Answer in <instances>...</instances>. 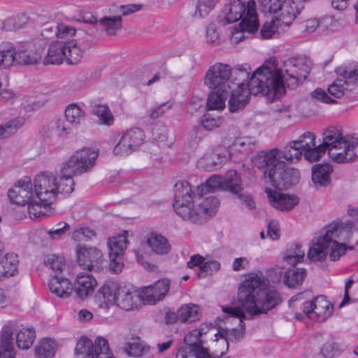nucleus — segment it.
<instances>
[{"label": "nucleus", "mask_w": 358, "mask_h": 358, "mask_svg": "<svg viewBox=\"0 0 358 358\" xmlns=\"http://www.w3.org/2000/svg\"><path fill=\"white\" fill-rule=\"evenodd\" d=\"M268 281L262 273H251L238 287V301L241 307L222 306V310L226 314L225 318H233L238 322V328H231L223 330L222 338L216 339L215 345L222 349L215 350L214 356L221 357L228 350L229 341L237 342L243 338L245 331L243 319L245 311L250 315H258L267 313L281 303L279 293L273 288L268 287Z\"/></svg>", "instance_id": "1"}, {"label": "nucleus", "mask_w": 358, "mask_h": 358, "mask_svg": "<svg viewBox=\"0 0 358 358\" xmlns=\"http://www.w3.org/2000/svg\"><path fill=\"white\" fill-rule=\"evenodd\" d=\"M309 72L310 68L303 59L291 57L273 71L265 66L256 69L251 76L250 85L253 92L276 99L285 93V85L296 87Z\"/></svg>", "instance_id": "2"}, {"label": "nucleus", "mask_w": 358, "mask_h": 358, "mask_svg": "<svg viewBox=\"0 0 358 358\" xmlns=\"http://www.w3.org/2000/svg\"><path fill=\"white\" fill-rule=\"evenodd\" d=\"M192 188L187 181H178L174 185L173 209L183 220L195 224L205 223L215 215L220 201L217 198L210 196L192 208Z\"/></svg>", "instance_id": "3"}, {"label": "nucleus", "mask_w": 358, "mask_h": 358, "mask_svg": "<svg viewBox=\"0 0 358 358\" xmlns=\"http://www.w3.org/2000/svg\"><path fill=\"white\" fill-rule=\"evenodd\" d=\"M252 162L255 166L263 169L265 179L278 188H289L299 181V171L294 168L286 167L285 163L280 160L279 150L277 148L257 154Z\"/></svg>", "instance_id": "4"}, {"label": "nucleus", "mask_w": 358, "mask_h": 358, "mask_svg": "<svg viewBox=\"0 0 358 358\" xmlns=\"http://www.w3.org/2000/svg\"><path fill=\"white\" fill-rule=\"evenodd\" d=\"M36 199L45 205H51L59 194H71L74 190V180L60 173L59 176L50 172H41L33 180Z\"/></svg>", "instance_id": "5"}, {"label": "nucleus", "mask_w": 358, "mask_h": 358, "mask_svg": "<svg viewBox=\"0 0 358 358\" xmlns=\"http://www.w3.org/2000/svg\"><path fill=\"white\" fill-rule=\"evenodd\" d=\"M99 156L97 150L83 148L76 151L61 166L60 173L67 178H73L75 175H81L90 171L95 165Z\"/></svg>", "instance_id": "6"}, {"label": "nucleus", "mask_w": 358, "mask_h": 358, "mask_svg": "<svg viewBox=\"0 0 358 358\" xmlns=\"http://www.w3.org/2000/svg\"><path fill=\"white\" fill-rule=\"evenodd\" d=\"M115 358L106 339L98 337L92 341L82 336L77 342L75 349V358Z\"/></svg>", "instance_id": "7"}, {"label": "nucleus", "mask_w": 358, "mask_h": 358, "mask_svg": "<svg viewBox=\"0 0 358 358\" xmlns=\"http://www.w3.org/2000/svg\"><path fill=\"white\" fill-rule=\"evenodd\" d=\"M338 224H331L324 229V232L313 241V245L308 252V257L312 262H322L327 257L331 238H339Z\"/></svg>", "instance_id": "8"}, {"label": "nucleus", "mask_w": 358, "mask_h": 358, "mask_svg": "<svg viewBox=\"0 0 358 358\" xmlns=\"http://www.w3.org/2000/svg\"><path fill=\"white\" fill-rule=\"evenodd\" d=\"M336 73L341 78L331 83L327 91L334 98H341L346 92L352 90L358 84V68H338Z\"/></svg>", "instance_id": "9"}, {"label": "nucleus", "mask_w": 358, "mask_h": 358, "mask_svg": "<svg viewBox=\"0 0 358 358\" xmlns=\"http://www.w3.org/2000/svg\"><path fill=\"white\" fill-rule=\"evenodd\" d=\"M231 68L227 64L217 63L211 66L204 77V84L213 90L226 91L231 89Z\"/></svg>", "instance_id": "10"}, {"label": "nucleus", "mask_w": 358, "mask_h": 358, "mask_svg": "<svg viewBox=\"0 0 358 358\" xmlns=\"http://www.w3.org/2000/svg\"><path fill=\"white\" fill-rule=\"evenodd\" d=\"M76 262L83 270L98 271L103 262V256L100 250L95 247L78 245L76 247Z\"/></svg>", "instance_id": "11"}, {"label": "nucleus", "mask_w": 358, "mask_h": 358, "mask_svg": "<svg viewBox=\"0 0 358 358\" xmlns=\"http://www.w3.org/2000/svg\"><path fill=\"white\" fill-rule=\"evenodd\" d=\"M334 307L325 297L320 296L311 301L303 303V310L306 315L317 322H324L332 314Z\"/></svg>", "instance_id": "12"}, {"label": "nucleus", "mask_w": 358, "mask_h": 358, "mask_svg": "<svg viewBox=\"0 0 358 358\" xmlns=\"http://www.w3.org/2000/svg\"><path fill=\"white\" fill-rule=\"evenodd\" d=\"M144 132L139 128H132L127 131L114 147L113 153L129 155L136 150L144 142Z\"/></svg>", "instance_id": "13"}, {"label": "nucleus", "mask_w": 358, "mask_h": 358, "mask_svg": "<svg viewBox=\"0 0 358 358\" xmlns=\"http://www.w3.org/2000/svg\"><path fill=\"white\" fill-rule=\"evenodd\" d=\"M358 145V138L350 136L340 143L329 149L328 155L331 159L336 163H348L356 158L355 148Z\"/></svg>", "instance_id": "14"}, {"label": "nucleus", "mask_w": 358, "mask_h": 358, "mask_svg": "<svg viewBox=\"0 0 358 358\" xmlns=\"http://www.w3.org/2000/svg\"><path fill=\"white\" fill-rule=\"evenodd\" d=\"M256 3L253 0L248 2V11L243 18L239 26L241 30L236 29L235 31L231 32V41L232 43H238L245 38L243 31L254 33L258 29L259 22L257 15L255 11Z\"/></svg>", "instance_id": "15"}, {"label": "nucleus", "mask_w": 358, "mask_h": 358, "mask_svg": "<svg viewBox=\"0 0 358 358\" xmlns=\"http://www.w3.org/2000/svg\"><path fill=\"white\" fill-rule=\"evenodd\" d=\"M120 284L117 282L108 280L100 287L95 294L96 305L103 309H109L115 305Z\"/></svg>", "instance_id": "16"}, {"label": "nucleus", "mask_w": 358, "mask_h": 358, "mask_svg": "<svg viewBox=\"0 0 358 358\" xmlns=\"http://www.w3.org/2000/svg\"><path fill=\"white\" fill-rule=\"evenodd\" d=\"M269 203L280 211H288L294 208L299 203V199L293 194H287L269 188L265 189Z\"/></svg>", "instance_id": "17"}, {"label": "nucleus", "mask_w": 358, "mask_h": 358, "mask_svg": "<svg viewBox=\"0 0 358 358\" xmlns=\"http://www.w3.org/2000/svg\"><path fill=\"white\" fill-rule=\"evenodd\" d=\"M48 17L46 13H31L29 15L20 13L6 19L1 24V28L7 31H13L22 28L29 22H43L48 19Z\"/></svg>", "instance_id": "18"}, {"label": "nucleus", "mask_w": 358, "mask_h": 358, "mask_svg": "<svg viewBox=\"0 0 358 358\" xmlns=\"http://www.w3.org/2000/svg\"><path fill=\"white\" fill-rule=\"evenodd\" d=\"M250 84L251 78L249 86L241 85L232 90L228 103L230 112L234 113L243 109L249 101L250 94H259L253 92ZM261 94H264L262 92Z\"/></svg>", "instance_id": "19"}, {"label": "nucleus", "mask_w": 358, "mask_h": 358, "mask_svg": "<svg viewBox=\"0 0 358 358\" xmlns=\"http://www.w3.org/2000/svg\"><path fill=\"white\" fill-rule=\"evenodd\" d=\"M117 296L115 306L126 310H133L138 306V291L134 287L120 285Z\"/></svg>", "instance_id": "20"}, {"label": "nucleus", "mask_w": 358, "mask_h": 358, "mask_svg": "<svg viewBox=\"0 0 358 358\" xmlns=\"http://www.w3.org/2000/svg\"><path fill=\"white\" fill-rule=\"evenodd\" d=\"M355 224L352 222L348 221L344 224H338V234L339 238H331L328 252H329V257L331 261H336L340 259L341 256L343 255L347 250L345 245L338 243L336 239L338 238L341 241L345 240L342 237L343 232L352 231Z\"/></svg>", "instance_id": "21"}, {"label": "nucleus", "mask_w": 358, "mask_h": 358, "mask_svg": "<svg viewBox=\"0 0 358 358\" xmlns=\"http://www.w3.org/2000/svg\"><path fill=\"white\" fill-rule=\"evenodd\" d=\"M303 8V4L301 0H285L280 3V8L278 11L279 22L281 21L282 24L289 26L296 15Z\"/></svg>", "instance_id": "22"}, {"label": "nucleus", "mask_w": 358, "mask_h": 358, "mask_svg": "<svg viewBox=\"0 0 358 358\" xmlns=\"http://www.w3.org/2000/svg\"><path fill=\"white\" fill-rule=\"evenodd\" d=\"M248 11V6L240 0H232L222 10V21L226 24L232 23L244 17Z\"/></svg>", "instance_id": "23"}, {"label": "nucleus", "mask_w": 358, "mask_h": 358, "mask_svg": "<svg viewBox=\"0 0 358 358\" xmlns=\"http://www.w3.org/2000/svg\"><path fill=\"white\" fill-rule=\"evenodd\" d=\"M96 284V280L91 274L78 273L75 283V292L80 299H84L93 293Z\"/></svg>", "instance_id": "24"}, {"label": "nucleus", "mask_w": 358, "mask_h": 358, "mask_svg": "<svg viewBox=\"0 0 358 358\" xmlns=\"http://www.w3.org/2000/svg\"><path fill=\"white\" fill-rule=\"evenodd\" d=\"M48 286L50 291L60 298L69 297L73 291V286L68 278L57 275L50 280Z\"/></svg>", "instance_id": "25"}, {"label": "nucleus", "mask_w": 358, "mask_h": 358, "mask_svg": "<svg viewBox=\"0 0 358 358\" xmlns=\"http://www.w3.org/2000/svg\"><path fill=\"white\" fill-rule=\"evenodd\" d=\"M350 136H344L341 130L334 127H329L322 132V143L321 144L327 151H329L333 146L343 143V141Z\"/></svg>", "instance_id": "26"}, {"label": "nucleus", "mask_w": 358, "mask_h": 358, "mask_svg": "<svg viewBox=\"0 0 358 358\" xmlns=\"http://www.w3.org/2000/svg\"><path fill=\"white\" fill-rule=\"evenodd\" d=\"M17 255L8 253L0 259V281L15 275L18 264Z\"/></svg>", "instance_id": "27"}, {"label": "nucleus", "mask_w": 358, "mask_h": 358, "mask_svg": "<svg viewBox=\"0 0 358 358\" xmlns=\"http://www.w3.org/2000/svg\"><path fill=\"white\" fill-rule=\"evenodd\" d=\"M66 42L56 41L50 44L44 58L45 64H59L65 59Z\"/></svg>", "instance_id": "28"}, {"label": "nucleus", "mask_w": 358, "mask_h": 358, "mask_svg": "<svg viewBox=\"0 0 358 358\" xmlns=\"http://www.w3.org/2000/svg\"><path fill=\"white\" fill-rule=\"evenodd\" d=\"M203 334L202 329H194L189 331L184 338L185 345L180 348L179 349H186L190 352H199L200 350H203L208 351V350L203 348V341L201 339Z\"/></svg>", "instance_id": "29"}, {"label": "nucleus", "mask_w": 358, "mask_h": 358, "mask_svg": "<svg viewBox=\"0 0 358 358\" xmlns=\"http://www.w3.org/2000/svg\"><path fill=\"white\" fill-rule=\"evenodd\" d=\"M332 169L329 164H317L313 167L312 180L316 187H324L330 182Z\"/></svg>", "instance_id": "30"}, {"label": "nucleus", "mask_w": 358, "mask_h": 358, "mask_svg": "<svg viewBox=\"0 0 358 358\" xmlns=\"http://www.w3.org/2000/svg\"><path fill=\"white\" fill-rule=\"evenodd\" d=\"M201 314V308L199 305L187 303L178 310V320L183 323H192L199 320Z\"/></svg>", "instance_id": "31"}, {"label": "nucleus", "mask_w": 358, "mask_h": 358, "mask_svg": "<svg viewBox=\"0 0 358 358\" xmlns=\"http://www.w3.org/2000/svg\"><path fill=\"white\" fill-rule=\"evenodd\" d=\"M99 20V24L106 33L109 36L115 35L117 31L122 29V19L121 15L111 14Z\"/></svg>", "instance_id": "32"}, {"label": "nucleus", "mask_w": 358, "mask_h": 358, "mask_svg": "<svg viewBox=\"0 0 358 358\" xmlns=\"http://www.w3.org/2000/svg\"><path fill=\"white\" fill-rule=\"evenodd\" d=\"M147 243L152 250L158 255L167 254L171 248L167 239L156 233L151 234L148 238Z\"/></svg>", "instance_id": "33"}, {"label": "nucleus", "mask_w": 358, "mask_h": 358, "mask_svg": "<svg viewBox=\"0 0 358 358\" xmlns=\"http://www.w3.org/2000/svg\"><path fill=\"white\" fill-rule=\"evenodd\" d=\"M306 275V271L304 268H289L284 273L283 282L288 287L294 288L302 284Z\"/></svg>", "instance_id": "34"}, {"label": "nucleus", "mask_w": 358, "mask_h": 358, "mask_svg": "<svg viewBox=\"0 0 358 358\" xmlns=\"http://www.w3.org/2000/svg\"><path fill=\"white\" fill-rule=\"evenodd\" d=\"M35 338V331L32 327H22L16 334L17 346L27 350L32 345Z\"/></svg>", "instance_id": "35"}, {"label": "nucleus", "mask_w": 358, "mask_h": 358, "mask_svg": "<svg viewBox=\"0 0 358 358\" xmlns=\"http://www.w3.org/2000/svg\"><path fill=\"white\" fill-rule=\"evenodd\" d=\"M305 256V250L301 244H292L288 246L283 255V259L290 265H294L302 262Z\"/></svg>", "instance_id": "36"}, {"label": "nucleus", "mask_w": 358, "mask_h": 358, "mask_svg": "<svg viewBox=\"0 0 358 358\" xmlns=\"http://www.w3.org/2000/svg\"><path fill=\"white\" fill-rule=\"evenodd\" d=\"M56 344L50 338L40 341L35 348L36 358H53L55 354Z\"/></svg>", "instance_id": "37"}, {"label": "nucleus", "mask_w": 358, "mask_h": 358, "mask_svg": "<svg viewBox=\"0 0 358 358\" xmlns=\"http://www.w3.org/2000/svg\"><path fill=\"white\" fill-rule=\"evenodd\" d=\"M65 59L69 64H78L83 58L84 50L78 45L74 41L66 42Z\"/></svg>", "instance_id": "38"}, {"label": "nucleus", "mask_w": 358, "mask_h": 358, "mask_svg": "<svg viewBox=\"0 0 358 358\" xmlns=\"http://www.w3.org/2000/svg\"><path fill=\"white\" fill-rule=\"evenodd\" d=\"M128 231H124L123 234L113 236L108 240V247L109 254H124V250L128 245L127 240Z\"/></svg>", "instance_id": "39"}, {"label": "nucleus", "mask_w": 358, "mask_h": 358, "mask_svg": "<svg viewBox=\"0 0 358 358\" xmlns=\"http://www.w3.org/2000/svg\"><path fill=\"white\" fill-rule=\"evenodd\" d=\"M228 91L213 90L208 95L207 107L209 110H222L225 107V101Z\"/></svg>", "instance_id": "40"}, {"label": "nucleus", "mask_w": 358, "mask_h": 358, "mask_svg": "<svg viewBox=\"0 0 358 358\" xmlns=\"http://www.w3.org/2000/svg\"><path fill=\"white\" fill-rule=\"evenodd\" d=\"M24 118L17 117L0 125V139L6 138L15 134L24 124Z\"/></svg>", "instance_id": "41"}, {"label": "nucleus", "mask_w": 358, "mask_h": 358, "mask_svg": "<svg viewBox=\"0 0 358 358\" xmlns=\"http://www.w3.org/2000/svg\"><path fill=\"white\" fill-rule=\"evenodd\" d=\"M85 112L76 104H70L65 110L66 120L73 125L82 124L85 119Z\"/></svg>", "instance_id": "42"}, {"label": "nucleus", "mask_w": 358, "mask_h": 358, "mask_svg": "<svg viewBox=\"0 0 358 358\" xmlns=\"http://www.w3.org/2000/svg\"><path fill=\"white\" fill-rule=\"evenodd\" d=\"M42 58V52L40 49L36 50H25L16 53V63L19 64H36Z\"/></svg>", "instance_id": "43"}, {"label": "nucleus", "mask_w": 358, "mask_h": 358, "mask_svg": "<svg viewBox=\"0 0 358 358\" xmlns=\"http://www.w3.org/2000/svg\"><path fill=\"white\" fill-rule=\"evenodd\" d=\"M220 0H196L194 17L197 19L205 18L215 8Z\"/></svg>", "instance_id": "44"}, {"label": "nucleus", "mask_w": 358, "mask_h": 358, "mask_svg": "<svg viewBox=\"0 0 358 358\" xmlns=\"http://www.w3.org/2000/svg\"><path fill=\"white\" fill-rule=\"evenodd\" d=\"M223 189L229 191L233 194H238L242 189V184L236 171L230 170L224 178Z\"/></svg>", "instance_id": "45"}, {"label": "nucleus", "mask_w": 358, "mask_h": 358, "mask_svg": "<svg viewBox=\"0 0 358 358\" xmlns=\"http://www.w3.org/2000/svg\"><path fill=\"white\" fill-rule=\"evenodd\" d=\"M224 177L214 175L210 177L204 185L201 184L197 187L198 194L202 196L205 192H211L217 189H223Z\"/></svg>", "instance_id": "46"}, {"label": "nucleus", "mask_w": 358, "mask_h": 358, "mask_svg": "<svg viewBox=\"0 0 358 358\" xmlns=\"http://www.w3.org/2000/svg\"><path fill=\"white\" fill-rule=\"evenodd\" d=\"M27 210L31 218H38L44 216L47 213L48 208L50 205H45L43 202L40 201L34 196L28 203Z\"/></svg>", "instance_id": "47"}, {"label": "nucleus", "mask_w": 358, "mask_h": 358, "mask_svg": "<svg viewBox=\"0 0 358 358\" xmlns=\"http://www.w3.org/2000/svg\"><path fill=\"white\" fill-rule=\"evenodd\" d=\"M16 62V52L12 45H7L0 49V69H6Z\"/></svg>", "instance_id": "48"}, {"label": "nucleus", "mask_w": 358, "mask_h": 358, "mask_svg": "<svg viewBox=\"0 0 358 358\" xmlns=\"http://www.w3.org/2000/svg\"><path fill=\"white\" fill-rule=\"evenodd\" d=\"M280 157L282 156L286 161L291 163L297 162L301 158L303 152L296 145H294V141H291L287 145L282 152H280Z\"/></svg>", "instance_id": "49"}, {"label": "nucleus", "mask_w": 358, "mask_h": 358, "mask_svg": "<svg viewBox=\"0 0 358 358\" xmlns=\"http://www.w3.org/2000/svg\"><path fill=\"white\" fill-rule=\"evenodd\" d=\"M8 196L12 203L22 206L25 205L34 197L30 196L29 192L20 190L15 187L9 189Z\"/></svg>", "instance_id": "50"}, {"label": "nucleus", "mask_w": 358, "mask_h": 358, "mask_svg": "<svg viewBox=\"0 0 358 358\" xmlns=\"http://www.w3.org/2000/svg\"><path fill=\"white\" fill-rule=\"evenodd\" d=\"M124 352L129 356L139 357L147 355L150 352V347L143 343H129L124 348Z\"/></svg>", "instance_id": "51"}, {"label": "nucleus", "mask_w": 358, "mask_h": 358, "mask_svg": "<svg viewBox=\"0 0 358 358\" xmlns=\"http://www.w3.org/2000/svg\"><path fill=\"white\" fill-rule=\"evenodd\" d=\"M248 69H250L248 65L242 66L238 68H236L234 70L231 69V78L235 81H237L236 83V87L241 85L249 86L250 80L248 82L249 78L250 72Z\"/></svg>", "instance_id": "52"}, {"label": "nucleus", "mask_w": 358, "mask_h": 358, "mask_svg": "<svg viewBox=\"0 0 358 358\" xmlns=\"http://www.w3.org/2000/svg\"><path fill=\"white\" fill-rule=\"evenodd\" d=\"M96 236V232L87 227H81L73 231L71 238L75 241H89Z\"/></svg>", "instance_id": "53"}, {"label": "nucleus", "mask_w": 358, "mask_h": 358, "mask_svg": "<svg viewBox=\"0 0 358 358\" xmlns=\"http://www.w3.org/2000/svg\"><path fill=\"white\" fill-rule=\"evenodd\" d=\"M153 289L155 297L157 298V302L162 300L169 290L170 281L169 279L164 278L157 281L150 285Z\"/></svg>", "instance_id": "54"}, {"label": "nucleus", "mask_w": 358, "mask_h": 358, "mask_svg": "<svg viewBox=\"0 0 358 358\" xmlns=\"http://www.w3.org/2000/svg\"><path fill=\"white\" fill-rule=\"evenodd\" d=\"M44 264L55 272H61L65 266V262L63 257L52 254L47 255Z\"/></svg>", "instance_id": "55"}, {"label": "nucleus", "mask_w": 358, "mask_h": 358, "mask_svg": "<svg viewBox=\"0 0 358 358\" xmlns=\"http://www.w3.org/2000/svg\"><path fill=\"white\" fill-rule=\"evenodd\" d=\"M315 136L311 132H305L298 140L294 141V145L298 146L303 152L315 145Z\"/></svg>", "instance_id": "56"}, {"label": "nucleus", "mask_w": 358, "mask_h": 358, "mask_svg": "<svg viewBox=\"0 0 358 358\" xmlns=\"http://www.w3.org/2000/svg\"><path fill=\"white\" fill-rule=\"evenodd\" d=\"M222 123V118L216 115L211 113L205 114L201 121V125L206 130H212L220 127Z\"/></svg>", "instance_id": "57"}, {"label": "nucleus", "mask_w": 358, "mask_h": 358, "mask_svg": "<svg viewBox=\"0 0 358 358\" xmlns=\"http://www.w3.org/2000/svg\"><path fill=\"white\" fill-rule=\"evenodd\" d=\"M71 227L66 222H61L56 225L55 228H52L48 231V235L52 240L62 239L69 231Z\"/></svg>", "instance_id": "58"}, {"label": "nucleus", "mask_w": 358, "mask_h": 358, "mask_svg": "<svg viewBox=\"0 0 358 358\" xmlns=\"http://www.w3.org/2000/svg\"><path fill=\"white\" fill-rule=\"evenodd\" d=\"M176 358H217V357L214 356L213 352L209 353L203 350L199 352H190L186 349H178Z\"/></svg>", "instance_id": "59"}, {"label": "nucleus", "mask_w": 358, "mask_h": 358, "mask_svg": "<svg viewBox=\"0 0 358 358\" xmlns=\"http://www.w3.org/2000/svg\"><path fill=\"white\" fill-rule=\"evenodd\" d=\"M141 6L138 4H128L120 6H112L109 8V13L111 14L121 15L122 16L129 15L134 12L139 10Z\"/></svg>", "instance_id": "60"}, {"label": "nucleus", "mask_w": 358, "mask_h": 358, "mask_svg": "<svg viewBox=\"0 0 358 358\" xmlns=\"http://www.w3.org/2000/svg\"><path fill=\"white\" fill-rule=\"evenodd\" d=\"M280 0H259V9L265 14L276 13L280 8Z\"/></svg>", "instance_id": "61"}, {"label": "nucleus", "mask_w": 358, "mask_h": 358, "mask_svg": "<svg viewBox=\"0 0 358 358\" xmlns=\"http://www.w3.org/2000/svg\"><path fill=\"white\" fill-rule=\"evenodd\" d=\"M326 150L322 144L310 148L303 152L304 157L309 162H313L319 160L326 152Z\"/></svg>", "instance_id": "62"}, {"label": "nucleus", "mask_w": 358, "mask_h": 358, "mask_svg": "<svg viewBox=\"0 0 358 358\" xmlns=\"http://www.w3.org/2000/svg\"><path fill=\"white\" fill-rule=\"evenodd\" d=\"M141 301L146 304L153 305L157 302V298L152 289L151 286L143 287L141 291H138V302Z\"/></svg>", "instance_id": "63"}, {"label": "nucleus", "mask_w": 358, "mask_h": 358, "mask_svg": "<svg viewBox=\"0 0 358 358\" xmlns=\"http://www.w3.org/2000/svg\"><path fill=\"white\" fill-rule=\"evenodd\" d=\"M50 128L52 132L59 137L67 136L71 132V129L66 125L65 122L59 119L52 122Z\"/></svg>", "instance_id": "64"}]
</instances>
